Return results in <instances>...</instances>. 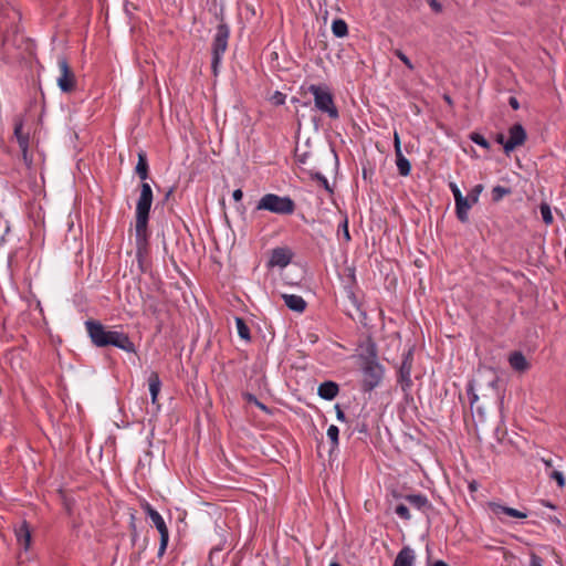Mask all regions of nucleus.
I'll use <instances>...</instances> for the list:
<instances>
[{
	"label": "nucleus",
	"mask_w": 566,
	"mask_h": 566,
	"mask_svg": "<svg viewBox=\"0 0 566 566\" xmlns=\"http://www.w3.org/2000/svg\"><path fill=\"white\" fill-rule=\"evenodd\" d=\"M318 396L324 400H333L339 394V386L333 380H325L317 388Z\"/></svg>",
	"instance_id": "14"
},
{
	"label": "nucleus",
	"mask_w": 566,
	"mask_h": 566,
	"mask_svg": "<svg viewBox=\"0 0 566 566\" xmlns=\"http://www.w3.org/2000/svg\"><path fill=\"white\" fill-rule=\"evenodd\" d=\"M360 369L363 374L360 389L364 392H370L380 385L385 369L378 361H363Z\"/></svg>",
	"instance_id": "6"
},
{
	"label": "nucleus",
	"mask_w": 566,
	"mask_h": 566,
	"mask_svg": "<svg viewBox=\"0 0 566 566\" xmlns=\"http://www.w3.org/2000/svg\"><path fill=\"white\" fill-rule=\"evenodd\" d=\"M407 494L402 493L401 491L399 490H392L391 491V496L397 500V501H401V500H405V496Z\"/></svg>",
	"instance_id": "53"
},
{
	"label": "nucleus",
	"mask_w": 566,
	"mask_h": 566,
	"mask_svg": "<svg viewBox=\"0 0 566 566\" xmlns=\"http://www.w3.org/2000/svg\"><path fill=\"white\" fill-rule=\"evenodd\" d=\"M542 461H543V463L545 464V467H546L547 469L553 468V465H554V464H553V459H552V458H548V459L542 458Z\"/></svg>",
	"instance_id": "60"
},
{
	"label": "nucleus",
	"mask_w": 566,
	"mask_h": 566,
	"mask_svg": "<svg viewBox=\"0 0 566 566\" xmlns=\"http://www.w3.org/2000/svg\"><path fill=\"white\" fill-rule=\"evenodd\" d=\"M494 434L497 439L499 442H501L504 438V436L506 434V431L504 429H501L500 427H497L494 431Z\"/></svg>",
	"instance_id": "55"
},
{
	"label": "nucleus",
	"mask_w": 566,
	"mask_h": 566,
	"mask_svg": "<svg viewBox=\"0 0 566 566\" xmlns=\"http://www.w3.org/2000/svg\"><path fill=\"white\" fill-rule=\"evenodd\" d=\"M395 56H397L410 71L415 70V65L410 61V59L400 50H392Z\"/></svg>",
	"instance_id": "37"
},
{
	"label": "nucleus",
	"mask_w": 566,
	"mask_h": 566,
	"mask_svg": "<svg viewBox=\"0 0 566 566\" xmlns=\"http://www.w3.org/2000/svg\"><path fill=\"white\" fill-rule=\"evenodd\" d=\"M413 350L415 347L411 346L406 353L402 355V361L397 373V381L401 386V390L408 396L412 387L411 380V369L413 364Z\"/></svg>",
	"instance_id": "7"
},
{
	"label": "nucleus",
	"mask_w": 566,
	"mask_h": 566,
	"mask_svg": "<svg viewBox=\"0 0 566 566\" xmlns=\"http://www.w3.org/2000/svg\"><path fill=\"white\" fill-rule=\"evenodd\" d=\"M470 140H472L474 144L481 146L484 149H490L491 145L489 140L480 133L472 132L469 136Z\"/></svg>",
	"instance_id": "33"
},
{
	"label": "nucleus",
	"mask_w": 566,
	"mask_h": 566,
	"mask_svg": "<svg viewBox=\"0 0 566 566\" xmlns=\"http://www.w3.org/2000/svg\"><path fill=\"white\" fill-rule=\"evenodd\" d=\"M483 191V185L479 184V185H475L471 190L470 192L468 193V198L470 199V201L472 203H476L479 201V197L481 195V192Z\"/></svg>",
	"instance_id": "39"
},
{
	"label": "nucleus",
	"mask_w": 566,
	"mask_h": 566,
	"mask_svg": "<svg viewBox=\"0 0 566 566\" xmlns=\"http://www.w3.org/2000/svg\"><path fill=\"white\" fill-rule=\"evenodd\" d=\"M415 553L409 546H403L397 554L392 566H413Z\"/></svg>",
	"instance_id": "20"
},
{
	"label": "nucleus",
	"mask_w": 566,
	"mask_h": 566,
	"mask_svg": "<svg viewBox=\"0 0 566 566\" xmlns=\"http://www.w3.org/2000/svg\"><path fill=\"white\" fill-rule=\"evenodd\" d=\"M489 506L495 515L506 514L511 517L521 518V520L527 517V514L525 512H522L516 509L509 507V506H505V505H502L499 503L491 502L489 504Z\"/></svg>",
	"instance_id": "19"
},
{
	"label": "nucleus",
	"mask_w": 566,
	"mask_h": 566,
	"mask_svg": "<svg viewBox=\"0 0 566 566\" xmlns=\"http://www.w3.org/2000/svg\"><path fill=\"white\" fill-rule=\"evenodd\" d=\"M216 18L220 21V23H226L223 18V9H220V12L216 14Z\"/></svg>",
	"instance_id": "63"
},
{
	"label": "nucleus",
	"mask_w": 566,
	"mask_h": 566,
	"mask_svg": "<svg viewBox=\"0 0 566 566\" xmlns=\"http://www.w3.org/2000/svg\"><path fill=\"white\" fill-rule=\"evenodd\" d=\"M143 509L146 515L153 521L159 534L169 532L163 516L148 502L143 504Z\"/></svg>",
	"instance_id": "16"
},
{
	"label": "nucleus",
	"mask_w": 566,
	"mask_h": 566,
	"mask_svg": "<svg viewBox=\"0 0 566 566\" xmlns=\"http://www.w3.org/2000/svg\"><path fill=\"white\" fill-rule=\"evenodd\" d=\"M548 476L557 483L558 488L563 489L566 485L565 476L560 471L553 470Z\"/></svg>",
	"instance_id": "38"
},
{
	"label": "nucleus",
	"mask_w": 566,
	"mask_h": 566,
	"mask_svg": "<svg viewBox=\"0 0 566 566\" xmlns=\"http://www.w3.org/2000/svg\"><path fill=\"white\" fill-rule=\"evenodd\" d=\"M282 298L284 300L285 305L294 312L303 313L306 308V302L302 296L294 294H283Z\"/></svg>",
	"instance_id": "21"
},
{
	"label": "nucleus",
	"mask_w": 566,
	"mask_h": 566,
	"mask_svg": "<svg viewBox=\"0 0 566 566\" xmlns=\"http://www.w3.org/2000/svg\"><path fill=\"white\" fill-rule=\"evenodd\" d=\"M394 148H395V155L402 153L401 151L400 137H399V134L397 132L394 133Z\"/></svg>",
	"instance_id": "47"
},
{
	"label": "nucleus",
	"mask_w": 566,
	"mask_h": 566,
	"mask_svg": "<svg viewBox=\"0 0 566 566\" xmlns=\"http://www.w3.org/2000/svg\"><path fill=\"white\" fill-rule=\"evenodd\" d=\"M530 566H543V558L535 553H531Z\"/></svg>",
	"instance_id": "48"
},
{
	"label": "nucleus",
	"mask_w": 566,
	"mask_h": 566,
	"mask_svg": "<svg viewBox=\"0 0 566 566\" xmlns=\"http://www.w3.org/2000/svg\"><path fill=\"white\" fill-rule=\"evenodd\" d=\"M230 36V29L227 23H219L217 27V33L214 35L212 45H211V70L214 76L218 75L219 65L221 62L222 54L226 52L228 48V40Z\"/></svg>",
	"instance_id": "5"
},
{
	"label": "nucleus",
	"mask_w": 566,
	"mask_h": 566,
	"mask_svg": "<svg viewBox=\"0 0 566 566\" xmlns=\"http://www.w3.org/2000/svg\"><path fill=\"white\" fill-rule=\"evenodd\" d=\"M307 172L310 174L312 180H316L329 193L333 192V189L331 188L328 180L319 171H315L314 168H312L308 169Z\"/></svg>",
	"instance_id": "30"
},
{
	"label": "nucleus",
	"mask_w": 566,
	"mask_h": 566,
	"mask_svg": "<svg viewBox=\"0 0 566 566\" xmlns=\"http://www.w3.org/2000/svg\"><path fill=\"white\" fill-rule=\"evenodd\" d=\"M509 104L515 111H517L520 108V103H518V101H517V98L515 96H511L509 98Z\"/></svg>",
	"instance_id": "56"
},
{
	"label": "nucleus",
	"mask_w": 566,
	"mask_h": 566,
	"mask_svg": "<svg viewBox=\"0 0 566 566\" xmlns=\"http://www.w3.org/2000/svg\"><path fill=\"white\" fill-rule=\"evenodd\" d=\"M307 92L313 94L315 107L322 113L327 114L332 119L339 117L338 109L334 102V95L327 85L311 84Z\"/></svg>",
	"instance_id": "4"
},
{
	"label": "nucleus",
	"mask_w": 566,
	"mask_h": 566,
	"mask_svg": "<svg viewBox=\"0 0 566 566\" xmlns=\"http://www.w3.org/2000/svg\"><path fill=\"white\" fill-rule=\"evenodd\" d=\"M492 201L493 202H499L500 200L503 199L504 196H509L512 193V189L511 188H506V187H502V186H495L493 187L492 189Z\"/></svg>",
	"instance_id": "31"
},
{
	"label": "nucleus",
	"mask_w": 566,
	"mask_h": 566,
	"mask_svg": "<svg viewBox=\"0 0 566 566\" xmlns=\"http://www.w3.org/2000/svg\"><path fill=\"white\" fill-rule=\"evenodd\" d=\"M149 391L151 396V402L157 403L158 395L160 392L161 380L157 371H151L148 377Z\"/></svg>",
	"instance_id": "25"
},
{
	"label": "nucleus",
	"mask_w": 566,
	"mask_h": 566,
	"mask_svg": "<svg viewBox=\"0 0 566 566\" xmlns=\"http://www.w3.org/2000/svg\"><path fill=\"white\" fill-rule=\"evenodd\" d=\"M396 165L398 168V172L402 177H407L411 171L410 161L403 156V154H396Z\"/></svg>",
	"instance_id": "26"
},
{
	"label": "nucleus",
	"mask_w": 566,
	"mask_h": 566,
	"mask_svg": "<svg viewBox=\"0 0 566 566\" xmlns=\"http://www.w3.org/2000/svg\"><path fill=\"white\" fill-rule=\"evenodd\" d=\"M13 122V135L17 138L24 163L30 166L32 164V158L29 157L30 134L23 132V117L21 115H17Z\"/></svg>",
	"instance_id": "9"
},
{
	"label": "nucleus",
	"mask_w": 566,
	"mask_h": 566,
	"mask_svg": "<svg viewBox=\"0 0 566 566\" xmlns=\"http://www.w3.org/2000/svg\"><path fill=\"white\" fill-rule=\"evenodd\" d=\"M85 327L95 347L114 346L127 353H136V346L127 333L109 329L99 321L93 318L85 322Z\"/></svg>",
	"instance_id": "2"
},
{
	"label": "nucleus",
	"mask_w": 566,
	"mask_h": 566,
	"mask_svg": "<svg viewBox=\"0 0 566 566\" xmlns=\"http://www.w3.org/2000/svg\"><path fill=\"white\" fill-rule=\"evenodd\" d=\"M433 12H442V4L438 0H426Z\"/></svg>",
	"instance_id": "46"
},
{
	"label": "nucleus",
	"mask_w": 566,
	"mask_h": 566,
	"mask_svg": "<svg viewBox=\"0 0 566 566\" xmlns=\"http://www.w3.org/2000/svg\"><path fill=\"white\" fill-rule=\"evenodd\" d=\"M144 312L150 314L155 319H159L161 316L159 301L155 296L147 294L144 297Z\"/></svg>",
	"instance_id": "22"
},
{
	"label": "nucleus",
	"mask_w": 566,
	"mask_h": 566,
	"mask_svg": "<svg viewBox=\"0 0 566 566\" xmlns=\"http://www.w3.org/2000/svg\"><path fill=\"white\" fill-rule=\"evenodd\" d=\"M539 211H541L542 219H543L544 223L552 224L554 219H553V214H552L549 205L546 202H542L539 205Z\"/></svg>",
	"instance_id": "34"
},
{
	"label": "nucleus",
	"mask_w": 566,
	"mask_h": 566,
	"mask_svg": "<svg viewBox=\"0 0 566 566\" xmlns=\"http://www.w3.org/2000/svg\"><path fill=\"white\" fill-rule=\"evenodd\" d=\"M363 349L361 354H359V358L361 361H378V349L375 340L369 335L366 340L359 345Z\"/></svg>",
	"instance_id": "13"
},
{
	"label": "nucleus",
	"mask_w": 566,
	"mask_h": 566,
	"mask_svg": "<svg viewBox=\"0 0 566 566\" xmlns=\"http://www.w3.org/2000/svg\"><path fill=\"white\" fill-rule=\"evenodd\" d=\"M355 285H345L344 290L346 293L347 298L352 303L353 307L356 310H360V302L354 291Z\"/></svg>",
	"instance_id": "32"
},
{
	"label": "nucleus",
	"mask_w": 566,
	"mask_h": 566,
	"mask_svg": "<svg viewBox=\"0 0 566 566\" xmlns=\"http://www.w3.org/2000/svg\"><path fill=\"white\" fill-rule=\"evenodd\" d=\"M527 134L522 124L515 123L509 129V138L505 143V154L509 155L515 148L525 144Z\"/></svg>",
	"instance_id": "10"
},
{
	"label": "nucleus",
	"mask_w": 566,
	"mask_h": 566,
	"mask_svg": "<svg viewBox=\"0 0 566 566\" xmlns=\"http://www.w3.org/2000/svg\"><path fill=\"white\" fill-rule=\"evenodd\" d=\"M135 520H136L135 515L132 514L130 522H129V531H130V539H132L133 545H135L137 537H138V532H137Z\"/></svg>",
	"instance_id": "43"
},
{
	"label": "nucleus",
	"mask_w": 566,
	"mask_h": 566,
	"mask_svg": "<svg viewBox=\"0 0 566 566\" xmlns=\"http://www.w3.org/2000/svg\"><path fill=\"white\" fill-rule=\"evenodd\" d=\"M335 411H336L337 420L343 421V422L346 421V415H345V412L343 411V409L340 408L339 405L335 406Z\"/></svg>",
	"instance_id": "51"
},
{
	"label": "nucleus",
	"mask_w": 566,
	"mask_h": 566,
	"mask_svg": "<svg viewBox=\"0 0 566 566\" xmlns=\"http://www.w3.org/2000/svg\"><path fill=\"white\" fill-rule=\"evenodd\" d=\"M232 197L235 201H241L242 198H243V191L241 189H235L233 192H232Z\"/></svg>",
	"instance_id": "57"
},
{
	"label": "nucleus",
	"mask_w": 566,
	"mask_h": 566,
	"mask_svg": "<svg viewBox=\"0 0 566 566\" xmlns=\"http://www.w3.org/2000/svg\"><path fill=\"white\" fill-rule=\"evenodd\" d=\"M405 501L408 502L412 507L423 513H427L433 509L432 504L423 494H408L405 496Z\"/></svg>",
	"instance_id": "17"
},
{
	"label": "nucleus",
	"mask_w": 566,
	"mask_h": 566,
	"mask_svg": "<svg viewBox=\"0 0 566 566\" xmlns=\"http://www.w3.org/2000/svg\"><path fill=\"white\" fill-rule=\"evenodd\" d=\"M24 42V36L19 33L17 27L11 30H7L2 35V46L6 52L10 53L12 49H19L20 45Z\"/></svg>",
	"instance_id": "12"
},
{
	"label": "nucleus",
	"mask_w": 566,
	"mask_h": 566,
	"mask_svg": "<svg viewBox=\"0 0 566 566\" xmlns=\"http://www.w3.org/2000/svg\"><path fill=\"white\" fill-rule=\"evenodd\" d=\"M135 172L143 180L140 186L143 184H146L145 180L149 177V165H148L147 155L144 150H140L138 153V161L135 167Z\"/></svg>",
	"instance_id": "23"
},
{
	"label": "nucleus",
	"mask_w": 566,
	"mask_h": 566,
	"mask_svg": "<svg viewBox=\"0 0 566 566\" xmlns=\"http://www.w3.org/2000/svg\"><path fill=\"white\" fill-rule=\"evenodd\" d=\"M511 367L516 371H525L530 364L521 352H513L509 358Z\"/></svg>",
	"instance_id": "24"
},
{
	"label": "nucleus",
	"mask_w": 566,
	"mask_h": 566,
	"mask_svg": "<svg viewBox=\"0 0 566 566\" xmlns=\"http://www.w3.org/2000/svg\"><path fill=\"white\" fill-rule=\"evenodd\" d=\"M61 75L57 78V86L63 93H72L76 88V77L65 56L59 59Z\"/></svg>",
	"instance_id": "8"
},
{
	"label": "nucleus",
	"mask_w": 566,
	"mask_h": 566,
	"mask_svg": "<svg viewBox=\"0 0 566 566\" xmlns=\"http://www.w3.org/2000/svg\"><path fill=\"white\" fill-rule=\"evenodd\" d=\"M394 512L405 521H409L411 518L408 506L402 502H399L395 505Z\"/></svg>",
	"instance_id": "35"
},
{
	"label": "nucleus",
	"mask_w": 566,
	"mask_h": 566,
	"mask_svg": "<svg viewBox=\"0 0 566 566\" xmlns=\"http://www.w3.org/2000/svg\"><path fill=\"white\" fill-rule=\"evenodd\" d=\"M310 156H311L310 151L298 153V149L297 148L295 149V159L301 165H306Z\"/></svg>",
	"instance_id": "44"
},
{
	"label": "nucleus",
	"mask_w": 566,
	"mask_h": 566,
	"mask_svg": "<svg viewBox=\"0 0 566 566\" xmlns=\"http://www.w3.org/2000/svg\"><path fill=\"white\" fill-rule=\"evenodd\" d=\"M285 98H286V95L283 94L282 92L280 91H275L273 93V95L270 97V101L273 105L275 106H280V105H283L285 103Z\"/></svg>",
	"instance_id": "42"
},
{
	"label": "nucleus",
	"mask_w": 566,
	"mask_h": 566,
	"mask_svg": "<svg viewBox=\"0 0 566 566\" xmlns=\"http://www.w3.org/2000/svg\"><path fill=\"white\" fill-rule=\"evenodd\" d=\"M255 210H265L275 214L291 216L296 210V203L289 196L281 197L275 193H266L258 201Z\"/></svg>",
	"instance_id": "3"
},
{
	"label": "nucleus",
	"mask_w": 566,
	"mask_h": 566,
	"mask_svg": "<svg viewBox=\"0 0 566 566\" xmlns=\"http://www.w3.org/2000/svg\"><path fill=\"white\" fill-rule=\"evenodd\" d=\"M242 398H243L247 402H249V403H253V405H254V403H256V402H258V400H259V399H258L253 394H251V392H249V391H243V392H242Z\"/></svg>",
	"instance_id": "49"
},
{
	"label": "nucleus",
	"mask_w": 566,
	"mask_h": 566,
	"mask_svg": "<svg viewBox=\"0 0 566 566\" xmlns=\"http://www.w3.org/2000/svg\"><path fill=\"white\" fill-rule=\"evenodd\" d=\"M157 321V326H156V331L157 333H160L161 329H163V319H161V316L159 317V319H156Z\"/></svg>",
	"instance_id": "64"
},
{
	"label": "nucleus",
	"mask_w": 566,
	"mask_h": 566,
	"mask_svg": "<svg viewBox=\"0 0 566 566\" xmlns=\"http://www.w3.org/2000/svg\"><path fill=\"white\" fill-rule=\"evenodd\" d=\"M430 566H450V565L448 563H446L444 560L438 559V560H434Z\"/></svg>",
	"instance_id": "62"
},
{
	"label": "nucleus",
	"mask_w": 566,
	"mask_h": 566,
	"mask_svg": "<svg viewBox=\"0 0 566 566\" xmlns=\"http://www.w3.org/2000/svg\"><path fill=\"white\" fill-rule=\"evenodd\" d=\"M350 283L348 285H356V276H355V269H349Z\"/></svg>",
	"instance_id": "58"
},
{
	"label": "nucleus",
	"mask_w": 566,
	"mask_h": 566,
	"mask_svg": "<svg viewBox=\"0 0 566 566\" xmlns=\"http://www.w3.org/2000/svg\"><path fill=\"white\" fill-rule=\"evenodd\" d=\"M459 198L455 200V214L459 221L465 223L469 221V210L472 207V202L468 197L458 196Z\"/></svg>",
	"instance_id": "18"
},
{
	"label": "nucleus",
	"mask_w": 566,
	"mask_h": 566,
	"mask_svg": "<svg viewBox=\"0 0 566 566\" xmlns=\"http://www.w3.org/2000/svg\"><path fill=\"white\" fill-rule=\"evenodd\" d=\"M327 437L329 438L331 443H332L331 450H334L335 448H337L338 447L339 429L334 424L329 426L327 429Z\"/></svg>",
	"instance_id": "36"
},
{
	"label": "nucleus",
	"mask_w": 566,
	"mask_h": 566,
	"mask_svg": "<svg viewBox=\"0 0 566 566\" xmlns=\"http://www.w3.org/2000/svg\"><path fill=\"white\" fill-rule=\"evenodd\" d=\"M356 430H358L359 432L366 433L367 432V424L365 422H361V423L358 422L356 424Z\"/></svg>",
	"instance_id": "59"
},
{
	"label": "nucleus",
	"mask_w": 566,
	"mask_h": 566,
	"mask_svg": "<svg viewBox=\"0 0 566 566\" xmlns=\"http://www.w3.org/2000/svg\"><path fill=\"white\" fill-rule=\"evenodd\" d=\"M338 231L343 233V237L346 242H349L352 240L349 229H348L347 216H345L344 220L339 223Z\"/></svg>",
	"instance_id": "41"
},
{
	"label": "nucleus",
	"mask_w": 566,
	"mask_h": 566,
	"mask_svg": "<svg viewBox=\"0 0 566 566\" xmlns=\"http://www.w3.org/2000/svg\"><path fill=\"white\" fill-rule=\"evenodd\" d=\"M293 258V253L289 248H275L271 251V256L268 262L269 268H285L287 266Z\"/></svg>",
	"instance_id": "11"
},
{
	"label": "nucleus",
	"mask_w": 566,
	"mask_h": 566,
	"mask_svg": "<svg viewBox=\"0 0 566 566\" xmlns=\"http://www.w3.org/2000/svg\"><path fill=\"white\" fill-rule=\"evenodd\" d=\"M449 188L454 197V201L459 198L458 196H463L457 184L449 182Z\"/></svg>",
	"instance_id": "50"
},
{
	"label": "nucleus",
	"mask_w": 566,
	"mask_h": 566,
	"mask_svg": "<svg viewBox=\"0 0 566 566\" xmlns=\"http://www.w3.org/2000/svg\"><path fill=\"white\" fill-rule=\"evenodd\" d=\"M160 535V542H159V548H158V557H163L169 542V532H165L159 534Z\"/></svg>",
	"instance_id": "40"
},
{
	"label": "nucleus",
	"mask_w": 566,
	"mask_h": 566,
	"mask_svg": "<svg viewBox=\"0 0 566 566\" xmlns=\"http://www.w3.org/2000/svg\"><path fill=\"white\" fill-rule=\"evenodd\" d=\"M467 392H468V396H469V399H470V405L473 406L478 401L479 397H478V395L473 390L472 382H469L468 388H467Z\"/></svg>",
	"instance_id": "45"
},
{
	"label": "nucleus",
	"mask_w": 566,
	"mask_h": 566,
	"mask_svg": "<svg viewBox=\"0 0 566 566\" xmlns=\"http://www.w3.org/2000/svg\"><path fill=\"white\" fill-rule=\"evenodd\" d=\"M506 140H507V139L505 138V136H504V134H503V133H497V134L495 135V142H496L497 144L502 145L504 149H505V143H506Z\"/></svg>",
	"instance_id": "54"
},
{
	"label": "nucleus",
	"mask_w": 566,
	"mask_h": 566,
	"mask_svg": "<svg viewBox=\"0 0 566 566\" xmlns=\"http://www.w3.org/2000/svg\"><path fill=\"white\" fill-rule=\"evenodd\" d=\"M332 32L336 38H344L348 34V25L343 19H335L332 23Z\"/></svg>",
	"instance_id": "27"
},
{
	"label": "nucleus",
	"mask_w": 566,
	"mask_h": 566,
	"mask_svg": "<svg viewBox=\"0 0 566 566\" xmlns=\"http://www.w3.org/2000/svg\"><path fill=\"white\" fill-rule=\"evenodd\" d=\"M254 406H256L260 410H262L266 415H272V410L266 405L261 402L260 400H258V402L254 403Z\"/></svg>",
	"instance_id": "52"
},
{
	"label": "nucleus",
	"mask_w": 566,
	"mask_h": 566,
	"mask_svg": "<svg viewBox=\"0 0 566 566\" xmlns=\"http://www.w3.org/2000/svg\"><path fill=\"white\" fill-rule=\"evenodd\" d=\"M153 189L149 184H143L136 205V259L142 272H147L146 258L149 254V214L153 203Z\"/></svg>",
	"instance_id": "1"
},
{
	"label": "nucleus",
	"mask_w": 566,
	"mask_h": 566,
	"mask_svg": "<svg viewBox=\"0 0 566 566\" xmlns=\"http://www.w3.org/2000/svg\"><path fill=\"white\" fill-rule=\"evenodd\" d=\"M235 325H237L239 336L242 339L250 342L251 340V332H250V328L247 325L245 321L242 317H235Z\"/></svg>",
	"instance_id": "28"
},
{
	"label": "nucleus",
	"mask_w": 566,
	"mask_h": 566,
	"mask_svg": "<svg viewBox=\"0 0 566 566\" xmlns=\"http://www.w3.org/2000/svg\"><path fill=\"white\" fill-rule=\"evenodd\" d=\"M15 536L18 544L24 549L28 551L31 546V528L27 521H23L19 527L15 528Z\"/></svg>",
	"instance_id": "15"
},
{
	"label": "nucleus",
	"mask_w": 566,
	"mask_h": 566,
	"mask_svg": "<svg viewBox=\"0 0 566 566\" xmlns=\"http://www.w3.org/2000/svg\"><path fill=\"white\" fill-rule=\"evenodd\" d=\"M174 190H175V188H174V187H171V188L166 192V195H165V197H164V199H163V203H165L166 201H168V200H169L170 196L174 193Z\"/></svg>",
	"instance_id": "61"
},
{
	"label": "nucleus",
	"mask_w": 566,
	"mask_h": 566,
	"mask_svg": "<svg viewBox=\"0 0 566 566\" xmlns=\"http://www.w3.org/2000/svg\"><path fill=\"white\" fill-rule=\"evenodd\" d=\"M59 494L66 514L71 516L73 514V509L75 506V499L69 496L66 492L63 490H59Z\"/></svg>",
	"instance_id": "29"
}]
</instances>
